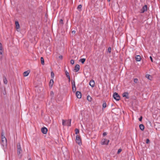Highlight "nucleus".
Wrapping results in <instances>:
<instances>
[{"instance_id":"f257e3e1","label":"nucleus","mask_w":160,"mask_h":160,"mask_svg":"<svg viewBox=\"0 0 160 160\" xmlns=\"http://www.w3.org/2000/svg\"><path fill=\"white\" fill-rule=\"evenodd\" d=\"M17 153L18 155H20L22 153V150L21 147L20 145V144L19 142L17 144Z\"/></svg>"},{"instance_id":"f03ea898","label":"nucleus","mask_w":160,"mask_h":160,"mask_svg":"<svg viewBox=\"0 0 160 160\" xmlns=\"http://www.w3.org/2000/svg\"><path fill=\"white\" fill-rule=\"evenodd\" d=\"M76 141L77 143L79 145L82 144L81 139L80 136L78 135H77L76 137Z\"/></svg>"},{"instance_id":"7ed1b4c3","label":"nucleus","mask_w":160,"mask_h":160,"mask_svg":"<svg viewBox=\"0 0 160 160\" xmlns=\"http://www.w3.org/2000/svg\"><path fill=\"white\" fill-rule=\"evenodd\" d=\"M113 98L117 101H119L120 99V96L117 92H115L114 93L113 95Z\"/></svg>"},{"instance_id":"20e7f679","label":"nucleus","mask_w":160,"mask_h":160,"mask_svg":"<svg viewBox=\"0 0 160 160\" xmlns=\"http://www.w3.org/2000/svg\"><path fill=\"white\" fill-rule=\"evenodd\" d=\"M109 141V140L103 138L102 140L101 143L102 145H107L108 144Z\"/></svg>"},{"instance_id":"39448f33","label":"nucleus","mask_w":160,"mask_h":160,"mask_svg":"<svg viewBox=\"0 0 160 160\" xmlns=\"http://www.w3.org/2000/svg\"><path fill=\"white\" fill-rule=\"evenodd\" d=\"M148 9V6L147 5H145L143 6L140 10V13H143L147 11Z\"/></svg>"},{"instance_id":"423d86ee","label":"nucleus","mask_w":160,"mask_h":160,"mask_svg":"<svg viewBox=\"0 0 160 160\" xmlns=\"http://www.w3.org/2000/svg\"><path fill=\"white\" fill-rule=\"evenodd\" d=\"M1 144L3 146H7V140L6 139H1Z\"/></svg>"},{"instance_id":"0eeeda50","label":"nucleus","mask_w":160,"mask_h":160,"mask_svg":"<svg viewBox=\"0 0 160 160\" xmlns=\"http://www.w3.org/2000/svg\"><path fill=\"white\" fill-rule=\"evenodd\" d=\"M1 92L4 95H5L6 94V88L5 86H2L1 87Z\"/></svg>"},{"instance_id":"6e6552de","label":"nucleus","mask_w":160,"mask_h":160,"mask_svg":"<svg viewBox=\"0 0 160 160\" xmlns=\"http://www.w3.org/2000/svg\"><path fill=\"white\" fill-rule=\"evenodd\" d=\"M41 130L42 132L44 134H46L48 131V129L45 127L42 128Z\"/></svg>"},{"instance_id":"1a4fd4ad","label":"nucleus","mask_w":160,"mask_h":160,"mask_svg":"<svg viewBox=\"0 0 160 160\" xmlns=\"http://www.w3.org/2000/svg\"><path fill=\"white\" fill-rule=\"evenodd\" d=\"M77 98H81L82 94L81 92L77 91L76 93Z\"/></svg>"},{"instance_id":"9d476101","label":"nucleus","mask_w":160,"mask_h":160,"mask_svg":"<svg viewBox=\"0 0 160 160\" xmlns=\"http://www.w3.org/2000/svg\"><path fill=\"white\" fill-rule=\"evenodd\" d=\"M80 66L79 64H76L75 66L74 70L75 72H78L80 69Z\"/></svg>"},{"instance_id":"9b49d317","label":"nucleus","mask_w":160,"mask_h":160,"mask_svg":"<svg viewBox=\"0 0 160 160\" xmlns=\"http://www.w3.org/2000/svg\"><path fill=\"white\" fill-rule=\"evenodd\" d=\"M128 95L129 93L127 92H125L122 94V96L123 97H125L127 99H128L129 98Z\"/></svg>"},{"instance_id":"f8f14e48","label":"nucleus","mask_w":160,"mask_h":160,"mask_svg":"<svg viewBox=\"0 0 160 160\" xmlns=\"http://www.w3.org/2000/svg\"><path fill=\"white\" fill-rule=\"evenodd\" d=\"M73 82H74V84H73L72 82V89L73 92H74L76 91V88L75 86V82L74 81H73Z\"/></svg>"},{"instance_id":"ddd939ff","label":"nucleus","mask_w":160,"mask_h":160,"mask_svg":"<svg viewBox=\"0 0 160 160\" xmlns=\"http://www.w3.org/2000/svg\"><path fill=\"white\" fill-rule=\"evenodd\" d=\"M89 85L92 87H93L95 86V82L93 80H91L89 83Z\"/></svg>"},{"instance_id":"4468645a","label":"nucleus","mask_w":160,"mask_h":160,"mask_svg":"<svg viewBox=\"0 0 160 160\" xmlns=\"http://www.w3.org/2000/svg\"><path fill=\"white\" fill-rule=\"evenodd\" d=\"M141 59V57L139 55H137L135 57V60L137 61H140Z\"/></svg>"},{"instance_id":"2eb2a0df","label":"nucleus","mask_w":160,"mask_h":160,"mask_svg":"<svg viewBox=\"0 0 160 160\" xmlns=\"http://www.w3.org/2000/svg\"><path fill=\"white\" fill-rule=\"evenodd\" d=\"M30 72V71L29 70H28L26 71H25L23 73V75L24 77L27 76L28 75Z\"/></svg>"},{"instance_id":"dca6fc26","label":"nucleus","mask_w":160,"mask_h":160,"mask_svg":"<svg viewBox=\"0 0 160 160\" xmlns=\"http://www.w3.org/2000/svg\"><path fill=\"white\" fill-rule=\"evenodd\" d=\"M71 119H69L67 121H66V125L68 126H71Z\"/></svg>"},{"instance_id":"f3484780","label":"nucleus","mask_w":160,"mask_h":160,"mask_svg":"<svg viewBox=\"0 0 160 160\" xmlns=\"http://www.w3.org/2000/svg\"><path fill=\"white\" fill-rule=\"evenodd\" d=\"M15 25L16 29H19L20 28V26L19 22L18 21H16L15 22Z\"/></svg>"},{"instance_id":"a211bd4d","label":"nucleus","mask_w":160,"mask_h":160,"mask_svg":"<svg viewBox=\"0 0 160 160\" xmlns=\"http://www.w3.org/2000/svg\"><path fill=\"white\" fill-rule=\"evenodd\" d=\"M3 78L4 83L5 84H7L8 81L6 78L4 76L3 77Z\"/></svg>"},{"instance_id":"6ab92c4d","label":"nucleus","mask_w":160,"mask_h":160,"mask_svg":"<svg viewBox=\"0 0 160 160\" xmlns=\"http://www.w3.org/2000/svg\"><path fill=\"white\" fill-rule=\"evenodd\" d=\"M53 83V81L52 79H51L49 83V86L50 87H52Z\"/></svg>"},{"instance_id":"aec40b11","label":"nucleus","mask_w":160,"mask_h":160,"mask_svg":"<svg viewBox=\"0 0 160 160\" xmlns=\"http://www.w3.org/2000/svg\"><path fill=\"white\" fill-rule=\"evenodd\" d=\"M139 128H140V129L142 130V131H143L144 130V126L143 125V124H141L139 125Z\"/></svg>"},{"instance_id":"412c9836","label":"nucleus","mask_w":160,"mask_h":160,"mask_svg":"<svg viewBox=\"0 0 160 160\" xmlns=\"http://www.w3.org/2000/svg\"><path fill=\"white\" fill-rule=\"evenodd\" d=\"M87 99L89 102H91L92 100V98L89 95L87 96Z\"/></svg>"},{"instance_id":"4be33fe9","label":"nucleus","mask_w":160,"mask_h":160,"mask_svg":"<svg viewBox=\"0 0 160 160\" xmlns=\"http://www.w3.org/2000/svg\"><path fill=\"white\" fill-rule=\"evenodd\" d=\"M107 107V104L106 102L105 101H104L103 102V103L102 104V109L105 108Z\"/></svg>"},{"instance_id":"5701e85b","label":"nucleus","mask_w":160,"mask_h":160,"mask_svg":"<svg viewBox=\"0 0 160 160\" xmlns=\"http://www.w3.org/2000/svg\"><path fill=\"white\" fill-rule=\"evenodd\" d=\"M86 59L84 58H82L79 60V62H81L82 64H83L84 63Z\"/></svg>"},{"instance_id":"b1692460","label":"nucleus","mask_w":160,"mask_h":160,"mask_svg":"<svg viewBox=\"0 0 160 160\" xmlns=\"http://www.w3.org/2000/svg\"><path fill=\"white\" fill-rule=\"evenodd\" d=\"M82 8V5L80 4L78 6V7L77 8V9L78 10L80 11H81Z\"/></svg>"},{"instance_id":"393cba45","label":"nucleus","mask_w":160,"mask_h":160,"mask_svg":"<svg viewBox=\"0 0 160 160\" xmlns=\"http://www.w3.org/2000/svg\"><path fill=\"white\" fill-rule=\"evenodd\" d=\"M41 63L43 65L44 64V58L42 57L41 58Z\"/></svg>"},{"instance_id":"a878e982","label":"nucleus","mask_w":160,"mask_h":160,"mask_svg":"<svg viewBox=\"0 0 160 160\" xmlns=\"http://www.w3.org/2000/svg\"><path fill=\"white\" fill-rule=\"evenodd\" d=\"M2 138L1 139H3V138L4 139H6L5 137L4 136V133L3 132H2L1 134Z\"/></svg>"},{"instance_id":"bb28decb","label":"nucleus","mask_w":160,"mask_h":160,"mask_svg":"<svg viewBox=\"0 0 160 160\" xmlns=\"http://www.w3.org/2000/svg\"><path fill=\"white\" fill-rule=\"evenodd\" d=\"M3 51L0 50V59H1L2 57V53Z\"/></svg>"},{"instance_id":"cd10ccee","label":"nucleus","mask_w":160,"mask_h":160,"mask_svg":"<svg viewBox=\"0 0 160 160\" xmlns=\"http://www.w3.org/2000/svg\"><path fill=\"white\" fill-rule=\"evenodd\" d=\"M146 77L149 80H151V79L150 78V77H151V78H152V77L149 74H147L146 75Z\"/></svg>"},{"instance_id":"c85d7f7f","label":"nucleus","mask_w":160,"mask_h":160,"mask_svg":"<svg viewBox=\"0 0 160 160\" xmlns=\"http://www.w3.org/2000/svg\"><path fill=\"white\" fill-rule=\"evenodd\" d=\"M66 121H65L64 120H62V124L63 125V126H66Z\"/></svg>"},{"instance_id":"c756f323","label":"nucleus","mask_w":160,"mask_h":160,"mask_svg":"<svg viewBox=\"0 0 160 160\" xmlns=\"http://www.w3.org/2000/svg\"><path fill=\"white\" fill-rule=\"evenodd\" d=\"M75 134H76L78 133L79 132V130L77 128H76L75 130Z\"/></svg>"},{"instance_id":"7c9ffc66","label":"nucleus","mask_w":160,"mask_h":160,"mask_svg":"<svg viewBox=\"0 0 160 160\" xmlns=\"http://www.w3.org/2000/svg\"><path fill=\"white\" fill-rule=\"evenodd\" d=\"M54 74L53 72H51V77L53 79L54 78Z\"/></svg>"},{"instance_id":"2f4dec72","label":"nucleus","mask_w":160,"mask_h":160,"mask_svg":"<svg viewBox=\"0 0 160 160\" xmlns=\"http://www.w3.org/2000/svg\"><path fill=\"white\" fill-rule=\"evenodd\" d=\"M65 74H66V75L67 77H68L69 76H70L69 73L68 72L67 70L65 71Z\"/></svg>"},{"instance_id":"473e14b6","label":"nucleus","mask_w":160,"mask_h":160,"mask_svg":"<svg viewBox=\"0 0 160 160\" xmlns=\"http://www.w3.org/2000/svg\"><path fill=\"white\" fill-rule=\"evenodd\" d=\"M0 50L3 51L2 45L1 42H0Z\"/></svg>"},{"instance_id":"72a5a7b5","label":"nucleus","mask_w":160,"mask_h":160,"mask_svg":"<svg viewBox=\"0 0 160 160\" xmlns=\"http://www.w3.org/2000/svg\"><path fill=\"white\" fill-rule=\"evenodd\" d=\"M111 48L110 47H109L108 48V52L109 53H111Z\"/></svg>"},{"instance_id":"f704fd0d","label":"nucleus","mask_w":160,"mask_h":160,"mask_svg":"<svg viewBox=\"0 0 160 160\" xmlns=\"http://www.w3.org/2000/svg\"><path fill=\"white\" fill-rule=\"evenodd\" d=\"M138 81V79L136 78H135L134 79V82L135 83H137Z\"/></svg>"},{"instance_id":"c9c22d12","label":"nucleus","mask_w":160,"mask_h":160,"mask_svg":"<svg viewBox=\"0 0 160 160\" xmlns=\"http://www.w3.org/2000/svg\"><path fill=\"white\" fill-rule=\"evenodd\" d=\"M149 142H150V140H149V139L148 138L146 140V143L148 144L149 143Z\"/></svg>"},{"instance_id":"e433bc0d","label":"nucleus","mask_w":160,"mask_h":160,"mask_svg":"<svg viewBox=\"0 0 160 160\" xmlns=\"http://www.w3.org/2000/svg\"><path fill=\"white\" fill-rule=\"evenodd\" d=\"M70 63L72 64H73L74 63V61L73 60H71L70 61Z\"/></svg>"},{"instance_id":"4c0bfd02","label":"nucleus","mask_w":160,"mask_h":160,"mask_svg":"<svg viewBox=\"0 0 160 160\" xmlns=\"http://www.w3.org/2000/svg\"><path fill=\"white\" fill-rule=\"evenodd\" d=\"M59 23L60 24H63V20L62 19H60L59 21Z\"/></svg>"},{"instance_id":"58836bf2","label":"nucleus","mask_w":160,"mask_h":160,"mask_svg":"<svg viewBox=\"0 0 160 160\" xmlns=\"http://www.w3.org/2000/svg\"><path fill=\"white\" fill-rule=\"evenodd\" d=\"M122 150L121 149H118L117 152V153L119 154L120 152H121Z\"/></svg>"},{"instance_id":"ea45409f","label":"nucleus","mask_w":160,"mask_h":160,"mask_svg":"<svg viewBox=\"0 0 160 160\" xmlns=\"http://www.w3.org/2000/svg\"><path fill=\"white\" fill-rule=\"evenodd\" d=\"M142 116H141L140 118H139V121H142Z\"/></svg>"},{"instance_id":"a19ab883","label":"nucleus","mask_w":160,"mask_h":160,"mask_svg":"<svg viewBox=\"0 0 160 160\" xmlns=\"http://www.w3.org/2000/svg\"><path fill=\"white\" fill-rule=\"evenodd\" d=\"M150 59L151 61L152 62H153V59H152V57L150 56Z\"/></svg>"},{"instance_id":"79ce46f5","label":"nucleus","mask_w":160,"mask_h":160,"mask_svg":"<svg viewBox=\"0 0 160 160\" xmlns=\"http://www.w3.org/2000/svg\"><path fill=\"white\" fill-rule=\"evenodd\" d=\"M107 135V133L106 132H104L103 133V136H104Z\"/></svg>"},{"instance_id":"37998d69","label":"nucleus","mask_w":160,"mask_h":160,"mask_svg":"<svg viewBox=\"0 0 160 160\" xmlns=\"http://www.w3.org/2000/svg\"><path fill=\"white\" fill-rule=\"evenodd\" d=\"M59 58L61 59H62L63 58V56L62 55H60L59 56Z\"/></svg>"},{"instance_id":"c03bdc74","label":"nucleus","mask_w":160,"mask_h":160,"mask_svg":"<svg viewBox=\"0 0 160 160\" xmlns=\"http://www.w3.org/2000/svg\"><path fill=\"white\" fill-rule=\"evenodd\" d=\"M76 33V31L75 30H73L72 31V33L73 34H74Z\"/></svg>"},{"instance_id":"a18cd8bd","label":"nucleus","mask_w":160,"mask_h":160,"mask_svg":"<svg viewBox=\"0 0 160 160\" xmlns=\"http://www.w3.org/2000/svg\"><path fill=\"white\" fill-rule=\"evenodd\" d=\"M67 78H68V82H70V76H69L68 77H67Z\"/></svg>"},{"instance_id":"49530a36","label":"nucleus","mask_w":160,"mask_h":160,"mask_svg":"<svg viewBox=\"0 0 160 160\" xmlns=\"http://www.w3.org/2000/svg\"><path fill=\"white\" fill-rule=\"evenodd\" d=\"M28 160H32V159L31 158H29V159H28Z\"/></svg>"},{"instance_id":"de8ad7c7","label":"nucleus","mask_w":160,"mask_h":160,"mask_svg":"<svg viewBox=\"0 0 160 160\" xmlns=\"http://www.w3.org/2000/svg\"><path fill=\"white\" fill-rule=\"evenodd\" d=\"M51 93L53 94V92L52 91H51Z\"/></svg>"},{"instance_id":"09e8293b","label":"nucleus","mask_w":160,"mask_h":160,"mask_svg":"<svg viewBox=\"0 0 160 160\" xmlns=\"http://www.w3.org/2000/svg\"><path fill=\"white\" fill-rule=\"evenodd\" d=\"M108 2H110V0H107Z\"/></svg>"},{"instance_id":"8fccbe9b","label":"nucleus","mask_w":160,"mask_h":160,"mask_svg":"<svg viewBox=\"0 0 160 160\" xmlns=\"http://www.w3.org/2000/svg\"><path fill=\"white\" fill-rule=\"evenodd\" d=\"M73 82V84H74V82Z\"/></svg>"}]
</instances>
